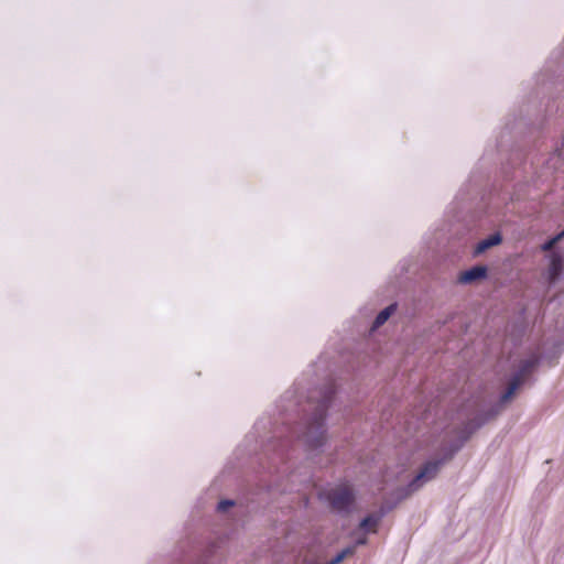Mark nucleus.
<instances>
[{"instance_id": "obj_1", "label": "nucleus", "mask_w": 564, "mask_h": 564, "mask_svg": "<svg viewBox=\"0 0 564 564\" xmlns=\"http://www.w3.org/2000/svg\"><path fill=\"white\" fill-rule=\"evenodd\" d=\"M329 402V395H325L315 409L312 422L306 427L302 437L305 443L312 448L319 447L325 442V430L324 420L326 416V410Z\"/></svg>"}, {"instance_id": "obj_2", "label": "nucleus", "mask_w": 564, "mask_h": 564, "mask_svg": "<svg viewBox=\"0 0 564 564\" xmlns=\"http://www.w3.org/2000/svg\"><path fill=\"white\" fill-rule=\"evenodd\" d=\"M326 498L333 510L337 512H349L355 501L352 488L348 484H340L326 494Z\"/></svg>"}, {"instance_id": "obj_3", "label": "nucleus", "mask_w": 564, "mask_h": 564, "mask_svg": "<svg viewBox=\"0 0 564 564\" xmlns=\"http://www.w3.org/2000/svg\"><path fill=\"white\" fill-rule=\"evenodd\" d=\"M538 364L536 358H529L522 361L519 372H517L508 384L507 390L501 395V402H508L519 387L524 382L525 378L532 372Z\"/></svg>"}, {"instance_id": "obj_4", "label": "nucleus", "mask_w": 564, "mask_h": 564, "mask_svg": "<svg viewBox=\"0 0 564 564\" xmlns=\"http://www.w3.org/2000/svg\"><path fill=\"white\" fill-rule=\"evenodd\" d=\"M442 465V460L427 462L415 476V478L410 482L409 490L415 491L419 489L423 482L429 481L436 477Z\"/></svg>"}, {"instance_id": "obj_5", "label": "nucleus", "mask_w": 564, "mask_h": 564, "mask_svg": "<svg viewBox=\"0 0 564 564\" xmlns=\"http://www.w3.org/2000/svg\"><path fill=\"white\" fill-rule=\"evenodd\" d=\"M487 274V269L481 265L473 267L469 270L462 272L458 276V281L463 284H468L474 281L484 279Z\"/></svg>"}, {"instance_id": "obj_6", "label": "nucleus", "mask_w": 564, "mask_h": 564, "mask_svg": "<svg viewBox=\"0 0 564 564\" xmlns=\"http://www.w3.org/2000/svg\"><path fill=\"white\" fill-rule=\"evenodd\" d=\"M501 242V236L499 234L491 235L487 239L481 240L478 242L475 249L476 254H480L484 251H486L488 248L499 245Z\"/></svg>"}, {"instance_id": "obj_7", "label": "nucleus", "mask_w": 564, "mask_h": 564, "mask_svg": "<svg viewBox=\"0 0 564 564\" xmlns=\"http://www.w3.org/2000/svg\"><path fill=\"white\" fill-rule=\"evenodd\" d=\"M563 269V261L561 257L553 256L549 267V279L550 282H554L561 274Z\"/></svg>"}, {"instance_id": "obj_8", "label": "nucleus", "mask_w": 564, "mask_h": 564, "mask_svg": "<svg viewBox=\"0 0 564 564\" xmlns=\"http://www.w3.org/2000/svg\"><path fill=\"white\" fill-rule=\"evenodd\" d=\"M395 307H397L395 304H391L388 307H386L384 310H382L375 318L372 328L376 329V328H379L380 326H382L388 321V318L393 314V312L395 311Z\"/></svg>"}, {"instance_id": "obj_9", "label": "nucleus", "mask_w": 564, "mask_h": 564, "mask_svg": "<svg viewBox=\"0 0 564 564\" xmlns=\"http://www.w3.org/2000/svg\"><path fill=\"white\" fill-rule=\"evenodd\" d=\"M379 520L377 516H368L360 522V528L367 532H376Z\"/></svg>"}, {"instance_id": "obj_10", "label": "nucleus", "mask_w": 564, "mask_h": 564, "mask_svg": "<svg viewBox=\"0 0 564 564\" xmlns=\"http://www.w3.org/2000/svg\"><path fill=\"white\" fill-rule=\"evenodd\" d=\"M356 552V545L348 546L340 551L332 561L325 563V564H339L341 563L346 557L354 555Z\"/></svg>"}, {"instance_id": "obj_11", "label": "nucleus", "mask_w": 564, "mask_h": 564, "mask_svg": "<svg viewBox=\"0 0 564 564\" xmlns=\"http://www.w3.org/2000/svg\"><path fill=\"white\" fill-rule=\"evenodd\" d=\"M234 501L232 500H221L219 503H218V511L220 512H225L227 511L230 507L234 506Z\"/></svg>"}, {"instance_id": "obj_12", "label": "nucleus", "mask_w": 564, "mask_h": 564, "mask_svg": "<svg viewBox=\"0 0 564 564\" xmlns=\"http://www.w3.org/2000/svg\"><path fill=\"white\" fill-rule=\"evenodd\" d=\"M563 235H564V231H563L561 235H558L557 237H555L554 239H552V240L547 241L546 243H544L543 249H544V250H549V249H551V248L553 247V245H554V243H555V242H556V241H557V240H558Z\"/></svg>"}, {"instance_id": "obj_13", "label": "nucleus", "mask_w": 564, "mask_h": 564, "mask_svg": "<svg viewBox=\"0 0 564 564\" xmlns=\"http://www.w3.org/2000/svg\"><path fill=\"white\" fill-rule=\"evenodd\" d=\"M366 542H367V539H366V538L359 539V540L357 541V545L365 544Z\"/></svg>"}]
</instances>
